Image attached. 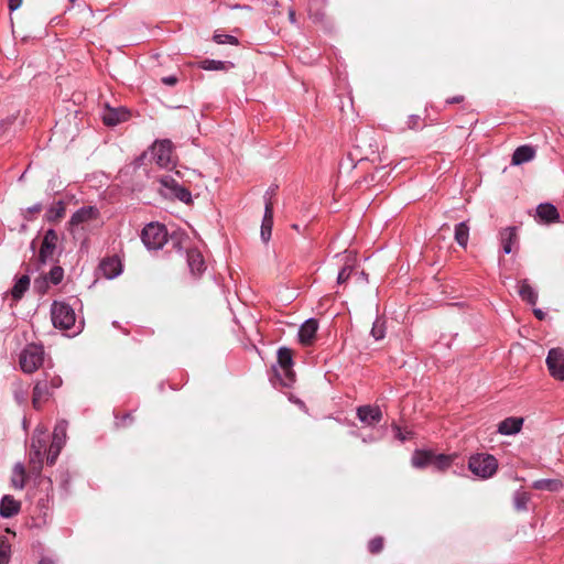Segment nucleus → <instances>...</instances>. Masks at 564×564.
<instances>
[{"label": "nucleus", "instance_id": "6e6d98bb", "mask_svg": "<svg viewBox=\"0 0 564 564\" xmlns=\"http://www.w3.org/2000/svg\"><path fill=\"white\" fill-rule=\"evenodd\" d=\"M294 18H295V14H294V12H293V11H291V12H290V19H291V21H294Z\"/></svg>", "mask_w": 564, "mask_h": 564}, {"label": "nucleus", "instance_id": "f3484780", "mask_svg": "<svg viewBox=\"0 0 564 564\" xmlns=\"http://www.w3.org/2000/svg\"><path fill=\"white\" fill-rule=\"evenodd\" d=\"M524 419L521 416H509L498 424L497 432L501 435H516L521 431Z\"/></svg>", "mask_w": 564, "mask_h": 564}, {"label": "nucleus", "instance_id": "8fccbe9b", "mask_svg": "<svg viewBox=\"0 0 564 564\" xmlns=\"http://www.w3.org/2000/svg\"><path fill=\"white\" fill-rule=\"evenodd\" d=\"M22 4V0H9L8 8L10 11L18 10Z\"/></svg>", "mask_w": 564, "mask_h": 564}, {"label": "nucleus", "instance_id": "20e7f679", "mask_svg": "<svg viewBox=\"0 0 564 564\" xmlns=\"http://www.w3.org/2000/svg\"><path fill=\"white\" fill-rule=\"evenodd\" d=\"M51 318L55 328L68 330L75 327L76 314L74 308L59 301H54L51 305Z\"/></svg>", "mask_w": 564, "mask_h": 564}, {"label": "nucleus", "instance_id": "aec40b11", "mask_svg": "<svg viewBox=\"0 0 564 564\" xmlns=\"http://www.w3.org/2000/svg\"><path fill=\"white\" fill-rule=\"evenodd\" d=\"M21 509V503L12 496L6 495L0 500V516L2 518H12L18 514Z\"/></svg>", "mask_w": 564, "mask_h": 564}, {"label": "nucleus", "instance_id": "dca6fc26", "mask_svg": "<svg viewBox=\"0 0 564 564\" xmlns=\"http://www.w3.org/2000/svg\"><path fill=\"white\" fill-rule=\"evenodd\" d=\"M318 329V322L315 318L306 319L300 327L297 337L303 346L311 345Z\"/></svg>", "mask_w": 564, "mask_h": 564}, {"label": "nucleus", "instance_id": "b1692460", "mask_svg": "<svg viewBox=\"0 0 564 564\" xmlns=\"http://www.w3.org/2000/svg\"><path fill=\"white\" fill-rule=\"evenodd\" d=\"M128 118V111L123 108H108L102 115V121L108 127L117 126Z\"/></svg>", "mask_w": 564, "mask_h": 564}, {"label": "nucleus", "instance_id": "7ed1b4c3", "mask_svg": "<svg viewBox=\"0 0 564 564\" xmlns=\"http://www.w3.org/2000/svg\"><path fill=\"white\" fill-rule=\"evenodd\" d=\"M44 361L45 350L42 344H28L19 355L20 369L26 375L37 371L44 365Z\"/></svg>", "mask_w": 564, "mask_h": 564}, {"label": "nucleus", "instance_id": "39448f33", "mask_svg": "<svg viewBox=\"0 0 564 564\" xmlns=\"http://www.w3.org/2000/svg\"><path fill=\"white\" fill-rule=\"evenodd\" d=\"M468 468L475 476L487 479L496 474L498 460L490 454H476L469 458Z\"/></svg>", "mask_w": 564, "mask_h": 564}, {"label": "nucleus", "instance_id": "5fc2aeb1", "mask_svg": "<svg viewBox=\"0 0 564 564\" xmlns=\"http://www.w3.org/2000/svg\"><path fill=\"white\" fill-rule=\"evenodd\" d=\"M39 564H55V562H54V560H52L51 557L43 556V557H41V560L39 561Z\"/></svg>", "mask_w": 564, "mask_h": 564}, {"label": "nucleus", "instance_id": "c03bdc74", "mask_svg": "<svg viewBox=\"0 0 564 564\" xmlns=\"http://www.w3.org/2000/svg\"><path fill=\"white\" fill-rule=\"evenodd\" d=\"M371 335L376 340L382 339L386 335L383 323L377 319L372 325Z\"/></svg>", "mask_w": 564, "mask_h": 564}, {"label": "nucleus", "instance_id": "13d9d810", "mask_svg": "<svg viewBox=\"0 0 564 564\" xmlns=\"http://www.w3.org/2000/svg\"><path fill=\"white\" fill-rule=\"evenodd\" d=\"M141 161H142V156H140V158L137 160L138 165H140V164H141Z\"/></svg>", "mask_w": 564, "mask_h": 564}, {"label": "nucleus", "instance_id": "1a4fd4ad", "mask_svg": "<svg viewBox=\"0 0 564 564\" xmlns=\"http://www.w3.org/2000/svg\"><path fill=\"white\" fill-rule=\"evenodd\" d=\"M151 153L161 167H167L172 163L173 143L169 139L158 140L151 147Z\"/></svg>", "mask_w": 564, "mask_h": 564}, {"label": "nucleus", "instance_id": "bf43d9fd", "mask_svg": "<svg viewBox=\"0 0 564 564\" xmlns=\"http://www.w3.org/2000/svg\"><path fill=\"white\" fill-rule=\"evenodd\" d=\"M294 229L299 230V226L297 225H293L292 226Z\"/></svg>", "mask_w": 564, "mask_h": 564}, {"label": "nucleus", "instance_id": "72a5a7b5", "mask_svg": "<svg viewBox=\"0 0 564 564\" xmlns=\"http://www.w3.org/2000/svg\"><path fill=\"white\" fill-rule=\"evenodd\" d=\"M45 452L31 449L29 452V465L32 471L40 474L43 468Z\"/></svg>", "mask_w": 564, "mask_h": 564}, {"label": "nucleus", "instance_id": "4468645a", "mask_svg": "<svg viewBox=\"0 0 564 564\" xmlns=\"http://www.w3.org/2000/svg\"><path fill=\"white\" fill-rule=\"evenodd\" d=\"M99 270L109 280L119 276L122 272V263L118 256L107 257L100 261Z\"/></svg>", "mask_w": 564, "mask_h": 564}, {"label": "nucleus", "instance_id": "4c0bfd02", "mask_svg": "<svg viewBox=\"0 0 564 564\" xmlns=\"http://www.w3.org/2000/svg\"><path fill=\"white\" fill-rule=\"evenodd\" d=\"M45 275L51 284L58 285L64 279V269L61 265L55 264Z\"/></svg>", "mask_w": 564, "mask_h": 564}, {"label": "nucleus", "instance_id": "e433bc0d", "mask_svg": "<svg viewBox=\"0 0 564 564\" xmlns=\"http://www.w3.org/2000/svg\"><path fill=\"white\" fill-rule=\"evenodd\" d=\"M13 388V398L19 404H23L28 398V389L22 382V380L17 379L12 382Z\"/></svg>", "mask_w": 564, "mask_h": 564}, {"label": "nucleus", "instance_id": "7c9ffc66", "mask_svg": "<svg viewBox=\"0 0 564 564\" xmlns=\"http://www.w3.org/2000/svg\"><path fill=\"white\" fill-rule=\"evenodd\" d=\"M456 458L457 454H435L433 468L436 471L443 473L452 466Z\"/></svg>", "mask_w": 564, "mask_h": 564}, {"label": "nucleus", "instance_id": "49530a36", "mask_svg": "<svg viewBox=\"0 0 564 564\" xmlns=\"http://www.w3.org/2000/svg\"><path fill=\"white\" fill-rule=\"evenodd\" d=\"M422 119L419 115H410L408 117L406 127L409 129H420L422 127Z\"/></svg>", "mask_w": 564, "mask_h": 564}, {"label": "nucleus", "instance_id": "603ef678", "mask_svg": "<svg viewBox=\"0 0 564 564\" xmlns=\"http://www.w3.org/2000/svg\"><path fill=\"white\" fill-rule=\"evenodd\" d=\"M464 100V96L462 95H457V96H454L452 98H448L446 100L447 104H458V102H462Z\"/></svg>", "mask_w": 564, "mask_h": 564}, {"label": "nucleus", "instance_id": "c85d7f7f", "mask_svg": "<svg viewBox=\"0 0 564 564\" xmlns=\"http://www.w3.org/2000/svg\"><path fill=\"white\" fill-rule=\"evenodd\" d=\"M564 487L563 481L560 479H538L532 482V488L535 490H547L551 492L560 491Z\"/></svg>", "mask_w": 564, "mask_h": 564}, {"label": "nucleus", "instance_id": "c756f323", "mask_svg": "<svg viewBox=\"0 0 564 564\" xmlns=\"http://www.w3.org/2000/svg\"><path fill=\"white\" fill-rule=\"evenodd\" d=\"M26 473L22 463H17L12 469L11 485L18 490H22L25 486Z\"/></svg>", "mask_w": 564, "mask_h": 564}, {"label": "nucleus", "instance_id": "5701e85b", "mask_svg": "<svg viewBox=\"0 0 564 564\" xmlns=\"http://www.w3.org/2000/svg\"><path fill=\"white\" fill-rule=\"evenodd\" d=\"M535 156V150L531 145H520L518 147L511 158L512 165H521L523 163L530 162Z\"/></svg>", "mask_w": 564, "mask_h": 564}, {"label": "nucleus", "instance_id": "2eb2a0df", "mask_svg": "<svg viewBox=\"0 0 564 564\" xmlns=\"http://www.w3.org/2000/svg\"><path fill=\"white\" fill-rule=\"evenodd\" d=\"M99 210L95 206H84L77 209L69 219L70 226H79L84 223L97 219Z\"/></svg>", "mask_w": 564, "mask_h": 564}, {"label": "nucleus", "instance_id": "a19ab883", "mask_svg": "<svg viewBox=\"0 0 564 564\" xmlns=\"http://www.w3.org/2000/svg\"><path fill=\"white\" fill-rule=\"evenodd\" d=\"M11 558V545L8 541L0 539V564H8Z\"/></svg>", "mask_w": 564, "mask_h": 564}, {"label": "nucleus", "instance_id": "4d7b16f0", "mask_svg": "<svg viewBox=\"0 0 564 564\" xmlns=\"http://www.w3.org/2000/svg\"><path fill=\"white\" fill-rule=\"evenodd\" d=\"M31 249L34 250L35 249V241L33 240L32 243H31Z\"/></svg>", "mask_w": 564, "mask_h": 564}, {"label": "nucleus", "instance_id": "cd10ccee", "mask_svg": "<svg viewBox=\"0 0 564 564\" xmlns=\"http://www.w3.org/2000/svg\"><path fill=\"white\" fill-rule=\"evenodd\" d=\"M66 206L63 200H57L52 206H50L44 215V218L48 223H56L65 216Z\"/></svg>", "mask_w": 564, "mask_h": 564}, {"label": "nucleus", "instance_id": "9b49d317", "mask_svg": "<svg viewBox=\"0 0 564 564\" xmlns=\"http://www.w3.org/2000/svg\"><path fill=\"white\" fill-rule=\"evenodd\" d=\"M545 362L550 375L556 380L564 381V350L550 349Z\"/></svg>", "mask_w": 564, "mask_h": 564}, {"label": "nucleus", "instance_id": "6ab92c4d", "mask_svg": "<svg viewBox=\"0 0 564 564\" xmlns=\"http://www.w3.org/2000/svg\"><path fill=\"white\" fill-rule=\"evenodd\" d=\"M435 453L432 449H415L411 457L412 466L417 469L433 466Z\"/></svg>", "mask_w": 564, "mask_h": 564}, {"label": "nucleus", "instance_id": "f03ea898", "mask_svg": "<svg viewBox=\"0 0 564 564\" xmlns=\"http://www.w3.org/2000/svg\"><path fill=\"white\" fill-rule=\"evenodd\" d=\"M171 239L173 248L182 250L181 237L176 234L169 236L167 229L160 223H150L141 231V240L148 250L158 251Z\"/></svg>", "mask_w": 564, "mask_h": 564}, {"label": "nucleus", "instance_id": "09e8293b", "mask_svg": "<svg viewBox=\"0 0 564 564\" xmlns=\"http://www.w3.org/2000/svg\"><path fill=\"white\" fill-rule=\"evenodd\" d=\"M131 421H132L131 413H127L119 421H117L116 424H117V426H126L127 422H131Z\"/></svg>", "mask_w": 564, "mask_h": 564}, {"label": "nucleus", "instance_id": "423d86ee", "mask_svg": "<svg viewBox=\"0 0 564 564\" xmlns=\"http://www.w3.org/2000/svg\"><path fill=\"white\" fill-rule=\"evenodd\" d=\"M58 243L59 237L56 230L53 228L47 229L43 235L40 246L36 270H40L42 265L48 262L55 261L54 257L57 253Z\"/></svg>", "mask_w": 564, "mask_h": 564}, {"label": "nucleus", "instance_id": "0eeeda50", "mask_svg": "<svg viewBox=\"0 0 564 564\" xmlns=\"http://www.w3.org/2000/svg\"><path fill=\"white\" fill-rule=\"evenodd\" d=\"M160 192L163 196L169 198L178 199L182 203L191 204L193 202L191 192L181 185L176 180L170 175L160 178Z\"/></svg>", "mask_w": 564, "mask_h": 564}, {"label": "nucleus", "instance_id": "a878e982", "mask_svg": "<svg viewBox=\"0 0 564 564\" xmlns=\"http://www.w3.org/2000/svg\"><path fill=\"white\" fill-rule=\"evenodd\" d=\"M31 284V279L29 273H25L18 278L10 291V294L14 301H20L25 292L29 290Z\"/></svg>", "mask_w": 564, "mask_h": 564}, {"label": "nucleus", "instance_id": "79ce46f5", "mask_svg": "<svg viewBox=\"0 0 564 564\" xmlns=\"http://www.w3.org/2000/svg\"><path fill=\"white\" fill-rule=\"evenodd\" d=\"M383 549V538L375 536L368 543V550L372 554H378Z\"/></svg>", "mask_w": 564, "mask_h": 564}, {"label": "nucleus", "instance_id": "de8ad7c7", "mask_svg": "<svg viewBox=\"0 0 564 564\" xmlns=\"http://www.w3.org/2000/svg\"><path fill=\"white\" fill-rule=\"evenodd\" d=\"M161 82L166 86H174L178 82L177 77L174 75L165 76L161 79Z\"/></svg>", "mask_w": 564, "mask_h": 564}, {"label": "nucleus", "instance_id": "f257e3e1", "mask_svg": "<svg viewBox=\"0 0 564 564\" xmlns=\"http://www.w3.org/2000/svg\"><path fill=\"white\" fill-rule=\"evenodd\" d=\"M63 384V380L52 367L45 369L40 378L34 382L32 404L40 410L54 395L55 391Z\"/></svg>", "mask_w": 564, "mask_h": 564}, {"label": "nucleus", "instance_id": "9d476101", "mask_svg": "<svg viewBox=\"0 0 564 564\" xmlns=\"http://www.w3.org/2000/svg\"><path fill=\"white\" fill-rule=\"evenodd\" d=\"M273 193H274V188H270L269 191L265 192V194L263 196L265 205H264V214H263V218H262L260 236H261V240L265 243L271 238L272 227H273V204L271 200V196L273 195Z\"/></svg>", "mask_w": 564, "mask_h": 564}, {"label": "nucleus", "instance_id": "f8f14e48", "mask_svg": "<svg viewBox=\"0 0 564 564\" xmlns=\"http://www.w3.org/2000/svg\"><path fill=\"white\" fill-rule=\"evenodd\" d=\"M356 415L367 426H375L382 420V411L378 405H360L356 410Z\"/></svg>", "mask_w": 564, "mask_h": 564}, {"label": "nucleus", "instance_id": "412c9836", "mask_svg": "<svg viewBox=\"0 0 564 564\" xmlns=\"http://www.w3.org/2000/svg\"><path fill=\"white\" fill-rule=\"evenodd\" d=\"M500 242L505 254L512 252V247L518 240L517 227L509 226L500 230Z\"/></svg>", "mask_w": 564, "mask_h": 564}, {"label": "nucleus", "instance_id": "58836bf2", "mask_svg": "<svg viewBox=\"0 0 564 564\" xmlns=\"http://www.w3.org/2000/svg\"><path fill=\"white\" fill-rule=\"evenodd\" d=\"M50 283L45 274L40 275L33 281V290L36 294L43 295L47 292Z\"/></svg>", "mask_w": 564, "mask_h": 564}, {"label": "nucleus", "instance_id": "37998d69", "mask_svg": "<svg viewBox=\"0 0 564 564\" xmlns=\"http://www.w3.org/2000/svg\"><path fill=\"white\" fill-rule=\"evenodd\" d=\"M392 430L394 432L395 438H398L400 442H405L408 440H411L413 437L412 431H403L399 425L393 424Z\"/></svg>", "mask_w": 564, "mask_h": 564}, {"label": "nucleus", "instance_id": "a211bd4d", "mask_svg": "<svg viewBox=\"0 0 564 564\" xmlns=\"http://www.w3.org/2000/svg\"><path fill=\"white\" fill-rule=\"evenodd\" d=\"M536 218L542 224H553L558 221L560 214L556 207L551 203H542L536 207Z\"/></svg>", "mask_w": 564, "mask_h": 564}, {"label": "nucleus", "instance_id": "c9c22d12", "mask_svg": "<svg viewBox=\"0 0 564 564\" xmlns=\"http://www.w3.org/2000/svg\"><path fill=\"white\" fill-rule=\"evenodd\" d=\"M530 499L531 496L529 492L519 489L513 494V506L518 511H524L528 508Z\"/></svg>", "mask_w": 564, "mask_h": 564}, {"label": "nucleus", "instance_id": "2f4dec72", "mask_svg": "<svg viewBox=\"0 0 564 564\" xmlns=\"http://www.w3.org/2000/svg\"><path fill=\"white\" fill-rule=\"evenodd\" d=\"M46 447H47L46 431L42 427H36L33 433V436L31 438L30 448L46 453Z\"/></svg>", "mask_w": 564, "mask_h": 564}, {"label": "nucleus", "instance_id": "ea45409f", "mask_svg": "<svg viewBox=\"0 0 564 564\" xmlns=\"http://www.w3.org/2000/svg\"><path fill=\"white\" fill-rule=\"evenodd\" d=\"M213 40L217 44H230L236 46L239 45V40L231 34H223L215 32V34L213 35Z\"/></svg>", "mask_w": 564, "mask_h": 564}, {"label": "nucleus", "instance_id": "864d4df0", "mask_svg": "<svg viewBox=\"0 0 564 564\" xmlns=\"http://www.w3.org/2000/svg\"><path fill=\"white\" fill-rule=\"evenodd\" d=\"M533 314L540 321H543L545 318V313L541 308H534Z\"/></svg>", "mask_w": 564, "mask_h": 564}, {"label": "nucleus", "instance_id": "bb28decb", "mask_svg": "<svg viewBox=\"0 0 564 564\" xmlns=\"http://www.w3.org/2000/svg\"><path fill=\"white\" fill-rule=\"evenodd\" d=\"M234 67H235V64L230 61H218V59L206 58V59L199 62V68H202L204 70L228 72L229 69H231Z\"/></svg>", "mask_w": 564, "mask_h": 564}, {"label": "nucleus", "instance_id": "3c124183", "mask_svg": "<svg viewBox=\"0 0 564 564\" xmlns=\"http://www.w3.org/2000/svg\"><path fill=\"white\" fill-rule=\"evenodd\" d=\"M43 206L41 203H36L32 206H30L28 209H26V213H30V214H37L42 210Z\"/></svg>", "mask_w": 564, "mask_h": 564}, {"label": "nucleus", "instance_id": "473e14b6", "mask_svg": "<svg viewBox=\"0 0 564 564\" xmlns=\"http://www.w3.org/2000/svg\"><path fill=\"white\" fill-rule=\"evenodd\" d=\"M454 239L458 246L466 248L469 240V226L467 221H460L455 226Z\"/></svg>", "mask_w": 564, "mask_h": 564}, {"label": "nucleus", "instance_id": "6e6552de", "mask_svg": "<svg viewBox=\"0 0 564 564\" xmlns=\"http://www.w3.org/2000/svg\"><path fill=\"white\" fill-rule=\"evenodd\" d=\"M67 421L61 420L56 423L54 427L53 440L46 455V462L48 465L55 464L63 446L65 445L67 437Z\"/></svg>", "mask_w": 564, "mask_h": 564}, {"label": "nucleus", "instance_id": "ddd939ff", "mask_svg": "<svg viewBox=\"0 0 564 564\" xmlns=\"http://www.w3.org/2000/svg\"><path fill=\"white\" fill-rule=\"evenodd\" d=\"M186 262L189 272L194 278H199L206 270L204 257L196 248H192L186 251Z\"/></svg>", "mask_w": 564, "mask_h": 564}, {"label": "nucleus", "instance_id": "f704fd0d", "mask_svg": "<svg viewBox=\"0 0 564 564\" xmlns=\"http://www.w3.org/2000/svg\"><path fill=\"white\" fill-rule=\"evenodd\" d=\"M272 367H293V354L288 347H280L278 349L276 364Z\"/></svg>", "mask_w": 564, "mask_h": 564}, {"label": "nucleus", "instance_id": "4be33fe9", "mask_svg": "<svg viewBox=\"0 0 564 564\" xmlns=\"http://www.w3.org/2000/svg\"><path fill=\"white\" fill-rule=\"evenodd\" d=\"M275 380L282 386L290 388L295 382L293 367H272Z\"/></svg>", "mask_w": 564, "mask_h": 564}, {"label": "nucleus", "instance_id": "393cba45", "mask_svg": "<svg viewBox=\"0 0 564 564\" xmlns=\"http://www.w3.org/2000/svg\"><path fill=\"white\" fill-rule=\"evenodd\" d=\"M518 293L522 301L527 302L529 305L534 306L538 303V292L529 283L527 279L521 280L519 282Z\"/></svg>", "mask_w": 564, "mask_h": 564}, {"label": "nucleus", "instance_id": "a18cd8bd", "mask_svg": "<svg viewBox=\"0 0 564 564\" xmlns=\"http://www.w3.org/2000/svg\"><path fill=\"white\" fill-rule=\"evenodd\" d=\"M351 272H352V267H350V265L343 267L340 269V271L338 272L337 283L338 284L345 283L349 279Z\"/></svg>", "mask_w": 564, "mask_h": 564}]
</instances>
